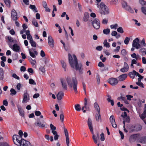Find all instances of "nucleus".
<instances>
[{"label": "nucleus", "mask_w": 146, "mask_h": 146, "mask_svg": "<svg viewBox=\"0 0 146 146\" xmlns=\"http://www.w3.org/2000/svg\"><path fill=\"white\" fill-rule=\"evenodd\" d=\"M73 59L71 54H68L69 61L71 67L75 68L76 70H78L80 74H82L83 69L82 64H78L76 56L75 54H73Z\"/></svg>", "instance_id": "nucleus-1"}, {"label": "nucleus", "mask_w": 146, "mask_h": 146, "mask_svg": "<svg viewBox=\"0 0 146 146\" xmlns=\"http://www.w3.org/2000/svg\"><path fill=\"white\" fill-rule=\"evenodd\" d=\"M66 80L69 87L72 88L75 92L77 93L78 92L77 86L78 82L76 78L74 77L72 78L67 77Z\"/></svg>", "instance_id": "nucleus-2"}, {"label": "nucleus", "mask_w": 146, "mask_h": 146, "mask_svg": "<svg viewBox=\"0 0 146 146\" xmlns=\"http://www.w3.org/2000/svg\"><path fill=\"white\" fill-rule=\"evenodd\" d=\"M88 125L91 133L93 134L92 138L94 142L96 144L97 143L98 139L100 138L99 134L98 132L96 133V137L94 135L93 131V128L92 126V121L91 119L89 118L88 120Z\"/></svg>", "instance_id": "nucleus-3"}, {"label": "nucleus", "mask_w": 146, "mask_h": 146, "mask_svg": "<svg viewBox=\"0 0 146 146\" xmlns=\"http://www.w3.org/2000/svg\"><path fill=\"white\" fill-rule=\"evenodd\" d=\"M98 7L100 8L101 14L105 15L109 13V10L107 6L103 2H101L99 5L98 4Z\"/></svg>", "instance_id": "nucleus-4"}, {"label": "nucleus", "mask_w": 146, "mask_h": 146, "mask_svg": "<svg viewBox=\"0 0 146 146\" xmlns=\"http://www.w3.org/2000/svg\"><path fill=\"white\" fill-rule=\"evenodd\" d=\"M13 139L14 143L17 145H18L20 144L23 139L19 135H14L13 136Z\"/></svg>", "instance_id": "nucleus-5"}, {"label": "nucleus", "mask_w": 146, "mask_h": 146, "mask_svg": "<svg viewBox=\"0 0 146 146\" xmlns=\"http://www.w3.org/2000/svg\"><path fill=\"white\" fill-rule=\"evenodd\" d=\"M92 26L95 29H99L100 27V22L98 19H94L92 22Z\"/></svg>", "instance_id": "nucleus-6"}, {"label": "nucleus", "mask_w": 146, "mask_h": 146, "mask_svg": "<svg viewBox=\"0 0 146 146\" xmlns=\"http://www.w3.org/2000/svg\"><path fill=\"white\" fill-rule=\"evenodd\" d=\"M140 135L139 134H137L131 135L129 138V141L130 143L133 142L140 138Z\"/></svg>", "instance_id": "nucleus-7"}, {"label": "nucleus", "mask_w": 146, "mask_h": 146, "mask_svg": "<svg viewBox=\"0 0 146 146\" xmlns=\"http://www.w3.org/2000/svg\"><path fill=\"white\" fill-rule=\"evenodd\" d=\"M50 129L52 130V132L54 136V140H57L58 139L59 135H58L56 131L54 130L56 129V127L52 124H50Z\"/></svg>", "instance_id": "nucleus-8"}, {"label": "nucleus", "mask_w": 146, "mask_h": 146, "mask_svg": "<svg viewBox=\"0 0 146 146\" xmlns=\"http://www.w3.org/2000/svg\"><path fill=\"white\" fill-rule=\"evenodd\" d=\"M30 100L29 96L27 90L25 91L23 95V99L22 103L23 104L27 103L29 102Z\"/></svg>", "instance_id": "nucleus-9"}, {"label": "nucleus", "mask_w": 146, "mask_h": 146, "mask_svg": "<svg viewBox=\"0 0 146 146\" xmlns=\"http://www.w3.org/2000/svg\"><path fill=\"white\" fill-rule=\"evenodd\" d=\"M139 39L137 38L133 41L132 43V46L133 47L135 48H136L138 49L140 48L141 45L139 43Z\"/></svg>", "instance_id": "nucleus-10"}, {"label": "nucleus", "mask_w": 146, "mask_h": 146, "mask_svg": "<svg viewBox=\"0 0 146 146\" xmlns=\"http://www.w3.org/2000/svg\"><path fill=\"white\" fill-rule=\"evenodd\" d=\"M90 105V100H88L86 98H85L84 100V106L82 107V110H83L84 109L87 110L89 109Z\"/></svg>", "instance_id": "nucleus-11"}, {"label": "nucleus", "mask_w": 146, "mask_h": 146, "mask_svg": "<svg viewBox=\"0 0 146 146\" xmlns=\"http://www.w3.org/2000/svg\"><path fill=\"white\" fill-rule=\"evenodd\" d=\"M108 82L112 86L116 85L118 82V81L116 78H113L109 79Z\"/></svg>", "instance_id": "nucleus-12"}, {"label": "nucleus", "mask_w": 146, "mask_h": 146, "mask_svg": "<svg viewBox=\"0 0 146 146\" xmlns=\"http://www.w3.org/2000/svg\"><path fill=\"white\" fill-rule=\"evenodd\" d=\"M64 133H65V136L66 137V144L68 146H69L70 142L69 138L68 133V131L67 129L65 128L64 127Z\"/></svg>", "instance_id": "nucleus-13"}, {"label": "nucleus", "mask_w": 146, "mask_h": 146, "mask_svg": "<svg viewBox=\"0 0 146 146\" xmlns=\"http://www.w3.org/2000/svg\"><path fill=\"white\" fill-rule=\"evenodd\" d=\"M20 145L21 146H31V145L29 141L24 139L21 140Z\"/></svg>", "instance_id": "nucleus-14"}, {"label": "nucleus", "mask_w": 146, "mask_h": 146, "mask_svg": "<svg viewBox=\"0 0 146 146\" xmlns=\"http://www.w3.org/2000/svg\"><path fill=\"white\" fill-rule=\"evenodd\" d=\"M48 43L49 45L52 48L54 47V40L52 37L50 36H48Z\"/></svg>", "instance_id": "nucleus-15"}, {"label": "nucleus", "mask_w": 146, "mask_h": 146, "mask_svg": "<svg viewBox=\"0 0 146 146\" xmlns=\"http://www.w3.org/2000/svg\"><path fill=\"white\" fill-rule=\"evenodd\" d=\"M60 82L63 89L66 90L67 88V85L65 80L63 78H61Z\"/></svg>", "instance_id": "nucleus-16"}, {"label": "nucleus", "mask_w": 146, "mask_h": 146, "mask_svg": "<svg viewBox=\"0 0 146 146\" xmlns=\"http://www.w3.org/2000/svg\"><path fill=\"white\" fill-rule=\"evenodd\" d=\"M17 107L18 110L20 113V115L24 117V111L21 108V107L18 104H17Z\"/></svg>", "instance_id": "nucleus-17"}, {"label": "nucleus", "mask_w": 146, "mask_h": 146, "mask_svg": "<svg viewBox=\"0 0 146 146\" xmlns=\"http://www.w3.org/2000/svg\"><path fill=\"white\" fill-rule=\"evenodd\" d=\"M31 49H29L30 55L32 58H35L36 57V55L37 56L38 55V52L35 50H34V52H33L31 51Z\"/></svg>", "instance_id": "nucleus-18"}, {"label": "nucleus", "mask_w": 146, "mask_h": 146, "mask_svg": "<svg viewBox=\"0 0 146 146\" xmlns=\"http://www.w3.org/2000/svg\"><path fill=\"white\" fill-rule=\"evenodd\" d=\"M11 17L14 20H15L17 19V13L15 10L13 9L12 11Z\"/></svg>", "instance_id": "nucleus-19"}, {"label": "nucleus", "mask_w": 146, "mask_h": 146, "mask_svg": "<svg viewBox=\"0 0 146 146\" xmlns=\"http://www.w3.org/2000/svg\"><path fill=\"white\" fill-rule=\"evenodd\" d=\"M127 74H124L120 75L118 77V79L119 81H122L125 80L127 77Z\"/></svg>", "instance_id": "nucleus-20"}, {"label": "nucleus", "mask_w": 146, "mask_h": 146, "mask_svg": "<svg viewBox=\"0 0 146 146\" xmlns=\"http://www.w3.org/2000/svg\"><path fill=\"white\" fill-rule=\"evenodd\" d=\"M34 124L35 126H38L42 128L45 127V125L43 124H42L40 121V120L38 119H37V121Z\"/></svg>", "instance_id": "nucleus-21"}, {"label": "nucleus", "mask_w": 146, "mask_h": 146, "mask_svg": "<svg viewBox=\"0 0 146 146\" xmlns=\"http://www.w3.org/2000/svg\"><path fill=\"white\" fill-rule=\"evenodd\" d=\"M64 96V94L63 92L61 91L60 92H58L57 95V98L58 100H60Z\"/></svg>", "instance_id": "nucleus-22"}, {"label": "nucleus", "mask_w": 146, "mask_h": 146, "mask_svg": "<svg viewBox=\"0 0 146 146\" xmlns=\"http://www.w3.org/2000/svg\"><path fill=\"white\" fill-rule=\"evenodd\" d=\"M140 116L142 119H145L146 117V104H145L144 111L141 115H140Z\"/></svg>", "instance_id": "nucleus-23"}, {"label": "nucleus", "mask_w": 146, "mask_h": 146, "mask_svg": "<svg viewBox=\"0 0 146 146\" xmlns=\"http://www.w3.org/2000/svg\"><path fill=\"white\" fill-rule=\"evenodd\" d=\"M12 49L14 51L19 52L20 50L19 47L16 44H14L13 46Z\"/></svg>", "instance_id": "nucleus-24"}, {"label": "nucleus", "mask_w": 146, "mask_h": 146, "mask_svg": "<svg viewBox=\"0 0 146 146\" xmlns=\"http://www.w3.org/2000/svg\"><path fill=\"white\" fill-rule=\"evenodd\" d=\"M96 119L97 121H102V118L100 115V112L98 113H96Z\"/></svg>", "instance_id": "nucleus-25"}, {"label": "nucleus", "mask_w": 146, "mask_h": 146, "mask_svg": "<svg viewBox=\"0 0 146 146\" xmlns=\"http://www.w3.org/2000/svg\"><path fill=\"white\" fill-rule=\"evenodd\" d=\"M89 18V14L88 13H85L84 15L83 18L84 21L85 22H87Z\"/></svg>", "instance_id": "nucleus-26"}, {"label": "nucleus", "mask_w": 146, "mask_h": 146, "mask_svg": "<svg viewBox=\"0 0 146 146\" xmlns=\"http://www.w3.org/2000/svg\"><path fill=\"white\" fill-rule=\"evenodd\" d=\"M139 141L141 143H146V136L140 138Z\"/></svg>", "instance_id": "nucleus-27"}, {"label": "nucleus", "mask_w": 146, "mask_h": 146, "mask_svg": "<svg viewBox=\"0 0 146 146\" xmlns=\"http://www.w3.org/2000/svg\"><path fill=\"white\" fill-rule=\"evenodd\" d=\"M94 106L95 109L98 111V113H100V107L97 102H96L94 103Z\"/></svg>", "instance_id": "nucleus-28"}, {"label": "nucleus", "mask_w": 146, "mask_h": 146, "mask_svg": "<svg viewBox=\"0 0 146 146\" xmlns=\"http://www.w3.org/2000/svg\"><path fill=\"white\" fill-rule=\"evenodd\" d=\"M139 53H141V55L142 56H145L146 54V49L144 48L140 49L139 51Z\"/></svg>", "instance_id": "nucleus-29"}, {"label": "nucleus", "mask_w": 146, "mask_h": 146, "mask_svg": "<svg viewBox=\"0 0 146 146\" xmlns=\"http://www.w3.org/2000/svg\"><path fill=\"white\" fill-rule=\"evenodd\" d=\"M4 78V71L3 69L0 68V80H3Z\"/></svg>", "instance_id": "nucleus-30"}, {"label": "nucleus", "mask_w": 146, "mask_h": 146, "mask_svg": "<svg viewBox=\"0 0 146 146\" xmlns=\"http://www.w3.org/2000/svg\"><path fill=\"white\" fill-rule=\"evenodd\" d=\"M29 8L32 9L35 12H38L37 8L36 6L34 5H31L29 6Z\"/></svg>", "instance_id": "nucleus-31"}, {"label": "nucleus", "mask_w": 146, "mask_h": 146, "mask_svg": "<svg viewBox=\"0 0 146 146\" xmlns=\"http://www.w3.org/2000/svg\"><path fill=\"white\" fill-rule=\"evenodd\" d=\"M107 96L108 97L107 99V101L109 102H110L111 106H113L114 105V102L113 100H111V96L109 95L108 96Z\"/></svg>", "instance_id": "nucleus-32"}, {"label": "nucleus", "mask_w": 146, "mask_h": 146, "mask_svg": "<svg viewBox=\"0 0 146 146\" xmlns=\"http://www.w3.org/2000/svg\"><path fill=\"white\" fill-rule=\"evenodd\" d=\"M121 4L122 7L123 8H124L125 9H127V8L129 6L127 5V3L126 2L124 1H122L121 2Z\"/></svg>", "instance_id": "nucleus-33"}, {"label": "nucleus", "mask_w": 146, "mask_h": 146, "mask_svg": "<svg viewBox=\"0 0 146 146\" xmlns=\"http://www.w3.org/2000/svg\"><path fill=\"white\" fill-rule=\"evenodd\" d=\"M32 23L36 27H38V26L37 21L35 18L33 19L32 21Z\"/></svg>", "instance_id": "nucleus-34"}, {"label": "nucleus", "mask_w": 146, "mask_h": 146, "mask_svg": "<svg viewBox=\"0 0 146 146\" xmlns=\"http://www.w3.org/2000/svg\"><path fill=\"white\" fill-rule=\"evenodd\" d=\"M4 2L8 7H10L11 1L10 0H3Z\"/></svg>", "instance_id": "nucleus-35"}, {"label": "nucleus", "mask_w": 146, "mask_h": 146, "mask_svg": "<svg viewBox=\"0 0 146 146\" xmlns=\"http://www.w3.org/2000/svg\"><path fill=\"white\" fill-rule=\"evenodd\" d=\"M104 46L107 48H109L110 47V45L109 43L107 42V40L106 39L104 41L103 43Z\"/></svg>", "instance_id": "nucleus-36"}, {"label": "nucleus", "mask_w": 146, "mask_h": 146, "mask_svg": "<svg viewBox=\"0 0 146 146\" xmlns=\"http://www.w3.org/2000/svg\"><path fill=\"white\" fill-rule=\"evenodd\" d=\"M110 32V30L109 29H104L103 30V33L106 35L109 34Z\"/></svg>", "instance_id": "nucleus-37"}, {"label": "nucleus", "mask_w": 146, "mask_h": 146, "mask_svg": "<svg viewBox=\"0 0 146 146\" xmlns=\"http://www.w3.org/2000/svg\"><path fill=\"white\" fill-rule=\"evenodd\" d=\"M29 42L31 44L32 46L33 47H36V43L33 40L29 41Z\"/></svg>", "instance_id": "nucleus-38"}, {"label": "nucleus", "mask_w": 146, "mask_h": 146, "mask_svg": "<svg viewBox=\"0 0 146 146\" xmlns=\"http://www.w3.org/2000/svg\"><path fill=\"white\" fill-rule=\"evenodd\" d=\"M129 76L131 78L133 79L135 78L134 73L133 72V70L132 72L129 73Z\"/></svg>", "instance_id": "nucleus-39"}, {"label": "nucleus", "mask_w": 146, "mask_h": 146, "mask_svg": "<svg viewBox=\"0 0 146 146\" xmlns=\"http://www.w3.org/2000/svg\"><path fill=\"white\" fill-rule=\"evenodd\" d=\"M127 51L125 49H123L121 51V54L123 56H125L127 54Z\"/></svg>", "instance_id": "nucleus-40"}, {"label": "nucleus", "mask_w": 146, "mask_h": 146, "mask_svg": "<svg viewBox=\"0 0 146 146\" xmlns=\"http://www.w3.org/2000/svg\"><path fill=\"white\" fill-rule=\"evenodd\" d=\"M139 3L142 6H146V1L144 0H139Z\"/></svg>", "instance_id": "nucleus-41"}, {"label": "nucleus", "mask_w": 146, "mask_h": 146, "mask_svg": "<svg viewBox=\"0 0 146 146\" xmlns=\"http://www.w3.org/2000/svg\"><path fill=\"white\" fill-rule=\"evenodd\" d=\"M29 83L30 84L36 85V84L35 82L32 79H30L29 80Z\"/></svg>", "instance_id": "nucleus-42"}, {"label": "nucleus", "mask_w": 146, "mask_h": 146, "mask_svg": "<svg viewBox=\"0 0 146 146\" xmlns=\"http://www.w3.org/2000/svg\"><path fill=\"white\" fill-rule=\"evenodd\" d=\"M117 31L118 32L121 33H123L124 32V31L122 28L121 27H119L117 29Z\"/></svg>", "instance_id": "nucleus-43"}, {"label": "nucleus", "mask_w": 146, "mask_h": 146, "mask_svg": "<svg viewBox=\"0 0 146 146\" xmlns=\"http://www.w3.org/2000/svg\"><path fill=\"white\" fill-rule=\"evenodd\" d=\"M11 94H10L11 95H15L16 94V92L13 88H11L10 90Z\"/></svg>", "instance_id": "nucleus-44"}, {"label": "nucleus", "mask_w": 146, "mask_h": 146, "mask_svg": "<svg viewBox=\"0 0 146 146\" xmlns=\"http://www.w3.org/2000/svg\"><path fill=\"white\" fill-rule=\"evenodd\" d=\"M118 27L117 24H115V25H111L110 26L111 29H116Z\"/></svg>", "instance_id": "nucleus-45"}, {"label": "nucleus", "mask_w": 146, "mask_h": 146, "mask_svg": "<svg viewBox=\"0 0 146 146\" xmlns=\"http://www.w3.org/2000/svg\"><path fill=\"white\" fill-rule=\"evenodd\" d=\"M61 64L62 65V67L64 69V70L65 71H66V64L63 61H61Z\"/></svg>", "instance_id": "nucleus-46"}, {"label": "nucleus", "mask_w": 146, "mask_h": 146, "mask_svg": "<svg viewBox=\"0 0 146 146\" xmlns=\"http://www.w3.org/2000/svg\"><path fill=\"white\" fill-rule=\"evenodd\" d=\"M110 121L111 123H114L115 121L114 116L113 115H111L110 118Z\"/></svg>", "instance_id": "nucleus-47"}, {"label": "nucleus", "mask_w": 146, "mask_h": 146, "mask_svg": "<svg viewBox=\"0 0 146 146\" xmlns=\"http://www.w3.org/2000/svg\"><path fill=\"white\" fill-rule=\"evenodd\" d=\"M75 108L76 110L77 111H80L81 110V108H80L79 104H76L75 106Z\"/></svg>", "instance_id": "nucleus-48"}, {"label": "nucleus", "mask_w": 146, "mask_h": 146, "mask_svg": "<svg viewBox=\"0 0 146 146\" xmlns=\"http://www.w3.org/2000/svg\"><path fill=\"white\" fill-rule=\"evenodd\" d=\"M130 39L129 38L127 37H126L124 40V43L125 44H127L130 40Z\"/></svg>", "instance_id": "nucleus-49"}, {"label": "nucleus", "mask_w": 146, "mask_h": 146, "mask_svg": "<svg viewBox=\"0 0 146 146\" xmlns=\"http://www.w3.org/2000/svg\"><path fill=\"white\" fill-rule=\"evenodd\" d=\"M96 78L98 84H99L100 83V77L98 74H97Z\"/></svg>", "instance_id": "nucleus-50"}, {"label": "nucleus", "mask_w": 146, "mask_h": 146, "mask_svg": "<svg viewBox=\"0 0 146 146\" xmlns=\"http://www.w3.org/2000/svg\"><path fill=\"white\" fill-rule=\"evenodd\" d=\"M142 12L146 15V7H142L141 8Z\"/></svg>", "instance_id": "nucleus-51"}, {"label": "nucleus", "mask_w": 146, "mask_h": 146, "mask_svg": "<svg viewBox=\"0 0 146 146\" xmlns=\"http://www.w3.org/2000/svg\"><path fill=\"white\" fill-rule=\"evenodd\" d=\"M126 10L129 11L131 13H134L133 10L131 8V7L129 6V7H127L126 8Z\"/></svg>", "instance_id": "nucleus-52"}, {"label": "nucleus", "mask_w": 146, "mask_h": 146, "mask_svg": "<svg viewBox=\"0 0 146 146\" xmlns=\"http://www.w3.org/2000/svg\"><path fill=\"white\" fill-rule=\"evenodd\" d=\"M108 20L106 19H103L102 21V23L104 24H107L108 23Z\"/></svg>", "instance_id": "nucleus-53"}, {"label": "nucleus", "mask_w": 146, "mask_h": 146, "mask_svg": "<svg viewBox=\"0 0 146 146\" xmlns=\"http://www.w3.org/2000/svg\"><path fill=\"white\" fill-rule=\"evenodd\" d=\"M100 139L102 141H104L105 140L104 135L103 133L100 134Z\"/></svg>", "instance_id": "nucleus-54"}, {"label": "nucleus", "mask_w": 146, "mask_h": 146, "mask_svg": "<svg viewBox=\"0 0 146 146\" xmlns=\"http://www.w3.org/2000/svg\"><path fill=\"white\" fill-rule=\"evenodd\" d=\"M123 119L124 120H125L126 122L128 123H129L130 121V118L128 117H126L125 118H123Z\"/></svg>", "instance_id": "nucleus-55"}, {"label": "nucleus", "mask_w": 146, "mask_h": 146, "mask_svg": "<svg viewBox=\"0 0 146 146\" xmlns=\"http://www.w3.org/2000/svg\"><path fill=\"white\" fill-rule=\"evenodd\" d=\"M116 0H111L110 2V3L111 5H114L116 4Z\"/></svg>", "instance_id": "nucleus-56"}, {"label": "nucleus", "mask_w": 146, "mask_h": 146, "mask_svg": "<svg viewBox=\"0 0 146 146\" xmlns=\"http://www.w3.org/2000/svg\"><path fill=\"white\" fill-rule=\"evenodd\" d=\"M123 67L125 68L127 70H128V69L129 68V66L128 65V64H127V63L126 62H125L124 63Z\"/></svg>", "instance_id": "nucleus-57"}, {"label": "nucleus", "mask_w": 146, "mask_h": 146, "mask_svg": "<svg viewBox=\"0 0 146 146\" xmlns=\"http://www.w3.org/2000/svg\"><path fill=\"white\" fill-rule=\"evenodd\" d=\"M132 20L134 21L135 22V24L136 25H137V26H140V25H141L140 23H138V21L137 20H136V19H133Z\"/></svg>", "instance_id": "nucleus-58"}, {"label": "nucleus", "mask_w": 146, "mask_h": 146, "mask_svg": "<svg viewBox=\"0 0 146 146\" xmlns=\"http://www.w3.org/2000/svg\"><path fill=\"white\" fill-rule=\"evenodd\" d=\"M12 77L14 78L17 79L19 80V78L14 73L12 74Z\"/></svg>", "instance_id": "nucleus-59"}, {"label": "nucleus", "mask_w": 146, "mask_h": 146, "mask_svg": "<svg viewBox=\"0 0 146 146\" xmlns=\"http://www.w3.org/2000/svg\"><path fill=\"white\" fill-rule=\"evenodd\" d=\"M136 84L138 86H140V87L142 88H143V83L141 82H136Z\"/></svg>", "instance_id": "nucleus-60"}, {"label": "nucleus", "mask_w": 146, "mask_h": 146, "mask_svg": "<svg viewBox=\"0 0 146 146\" xmlns=\"http://www.w3.org/2000/svg\"><path fill=\"white\" fill-rule=\"evenodd\" d=\"M60 118L61 121L63 122L64 118V116L63 114H61L60 115Z\"/></svg>", "instance_id": "nucleus-61"}, {"label": "nucleus", "mask_w": 146, "mask_h": 146, "mask_svg": "<svg viewBox=\"0 0 146 146\" xmlns=\"http://www.w3.org/2000/svg\"><path fill=\"white\" fill-rule=\"evenodd\" d=\"M118 99L119 100H121L124 102V101H125L126 100V98L125 97L123 96H121L119 97L118 98Z\"/></svg>", "instance_id": "nucleus-62"}, {"label": "nucleus", "mask_w": 146, "mask_h": 146, "mask_svg": "<svg viewBox=\"0 0 146 146\" xmlns=\"http://www.w3.org/2000/svg\"><path fill=\"white\" fill-rule=\"evenodd\" d=\"M126 97L128 100H131V98H133V96L129 95H127L126 96Z\"/></svg>", "instance_id": "nucleus-63"}, {"label": "nucleus", "mask_w": 146, "mask_h": 146, "mask_svg": "<svg viewBox=\"0 0 146 146\" xmlns=\"http://www.w3.org/2000/svg\"><path fill=\"white\" fill-rule=\"evenodd\" d=\"M96 49L97 50L101 51L102 49V46H99L96 48Z\"/></svg>", "instance_id": "nucleus-64"}]
</instances>
